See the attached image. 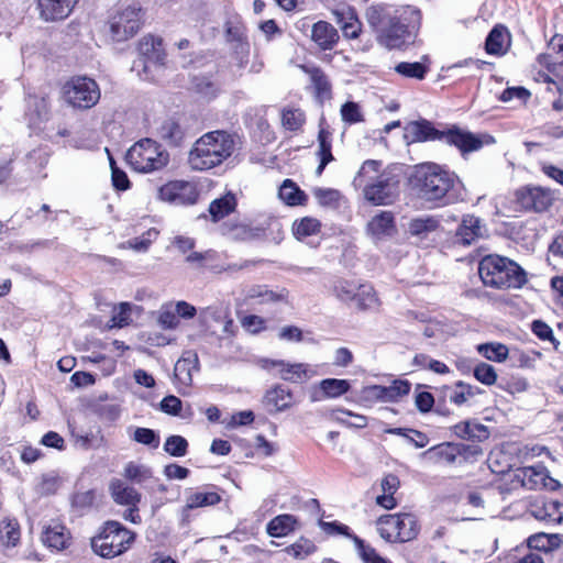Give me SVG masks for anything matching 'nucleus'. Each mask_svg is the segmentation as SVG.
I'll use <instances>...</instances> for the list:
<instances>
[{
	"mask_svg": "<svg viewBox=\"0 0 563 563\" xmlns=\"http://www.w3.org/2000/svg\"><path fill=\"white\" fill-rule=\"evenodd\" d=\"M531 330L540 340L550 341L554 349H558L559 341L555 340L553 330L549 324L542 320H534L531 324Z\"/></svg>",
	"mask_w": 563,
	"mask_h": 563,
	"instance_id": "61",
	"label": "nucleus"
},
{
	"mask_svg": "<svg viewBox=\"0 0 563 563\" xmlns=\"http://www.w3.org/2000/svg\"><path fill=\"white\" fill-rule=\"evenodd\" d=\"M112 498L117 504L136 506L141 499L140 494L133 487L126 486L122 481L117 479L110 484Z\"/></svg>",
	"mask_w": 563,
	"mask_h": 563,
	"instance_id": "33",
	"label": "nucleus"
},
{
	"mask_svg": "<svg viewBox=\"0 0 563 563\" xmlns=\"http://www.w3.org/2000/svg\"><path fill=\"white\" fill-rule=\"evenodd\" d=\"M357 284L352 280L338 278L331 286V291L342 302H350L354 300Z\"/></svg>",
	"mask_w": 563,
	"mask_h": 563,
	"instance_id": "43",
	"label": "nucleus"
},
{
	"mask_svg": "<svg viewBox=\"0 0 563 563\" xmlns=\"http://www.w3.org/2000/svg\"><path fill=\"white\" fill-rule=\"evenodd\" d=\"M516 477L527 489H555L558 482L549 476L547 468L542 465L526 466L517 471Z\"/></svg>",
	"mask_w": 563,
	"mask_h": 563,
	"instance_id": "15",
	"label": "nucleus"
},
{
	"mask_svg": "<svg viewBox=\"0 0 563 563\" xmlns=\"http://www.w3.org/2000/svg\"><path fill=\"white\" fill-rule=\"evenodd\" d=\"M158 232L155 229H151L147 232L143 233L141 236L134 238L128 241V245L130 249L137 252H145L152 242L157 238Z\"/></svg>",
	"mask_w": 563,
	"mask_h": 563,
	"instance_id": "60",
	"label": "nucleus"
},
{
	"mask_svg": "<svg viewBox=\"0 0 563 563\" xmlns=\"http://www.w3.org/2000/svg\"><path fill=\"white\" fill-rule=\"evenodd\" d=\"M331 416L335 421L347 427L362 429L367 426V418L365 416L354 413L346 409H333Z\"/></svg>",
	"mask_w": 563,
	"mask_h": 563,
	"instance_id": "41",
	"label": "nucleus"
},
{
	"mask_svg": "<svg viewBox=\"0 0 563 563\" xmlns=\"http://www.w3.org/2000/svg\"><path fill=\"white\" fill-rule=\"evenodd\" d=\"M517 201L522 209L533 212L547 211L554 202L551 189L540 186H527L516 194Z\"/></svg>",
	"mask_w": 563,
	"mask_h": 563,
	"instance_id": "14",
	"label": "nucleus"
},
{
	"mask_svg": "<svg viewBox=\"0 0 563 563\" xmlns=\"http://www.w3.org/2000/svg\"><path fill=\"white\" fill-rule=\"evenodd\" d=\"M310 77L312 85L316 90V95L320 100L331 98V84L328 77L320 68H312L310 70Z\"/></svg>",
	"mask_w": 563,
	"mask_h": 563,
	"instance_id": "47",
	"label": "nucleus"
},
{
	"mask_svg": "<svg viewBox=\"0 0 563 563\" xmlns=\"http://www.w3.org/2000/svg\"><path fill=\"white\" fill-rule=\"evenodd\" d=\"M364 395L369 400L393 402L388 386L372 385L364 389Z\"/></svg>",
	"mask_w": 563,
	"mask_h": 563,
	"instance_id": "62",
	"label": "nucleus"
},
{
	"mask_svg": "<svg viewBox=\"0 0 563 563\" xmlns=\"http://www.w3.org/2000/svg\"><path fill=\"white\" fill-rule=\"evenodd\" d=\"M316 550V545L308 539L301 538L294 544L289 545L286 551L296 559H305Z\"/></svg>",
	"mask_w": 563,
	"mask_h": 563,
	"instance_id": "56",
	"label": "nucleus"
},
{
	"mask_svg": "<svg viewBox=\"0 0 563 563\" xmlns=\"http://www.w3.org/2000/svg\"><path fill=\"white\" fill-rule=\"evenodd\" d=\"M454 433L465 440L485 441L489 438L488 428L476 421H465L453 427Z\"/></svg>",
	"mask_w": 563,
	"mask_h": 563,
	"instance_id": "30",
	"label": "nucleus"
},
{
	"mask_svg": "<svg viewBox=\"0 0 563 563\" xmlns=\"http://www.w3.org/2000/svg\"><path fill=\"white\" fill-rule=\"evenodd\" d=\"M198 355L192 351H187L176 362L174 373L175 377L184 385H190L192 380V371L198 369Z\"/></svg>",
	"mask_w": 563,
	"mask_h": 563,
	"instance_id": "27",
	"label": "nucleus"
},
{
	"mask_svg": "<svg viewBox=\"0 0 563 563\" xmlns=\"http://www.w3.org/2000/svg\"><path fill=\"white\" fill-rule=\"evenodd\" d=\"M394 69L397 74H399L402 77L413 78L418 80H422L428 73V66L420 62H401L397 64Z\"/></svg>",
	"mask_w": 563,
	"mask_h": 563,
	"instance_id": "46",
	"label": "nucleus"
},
{
	"mask_svg": "<svg viewBox=\"0 0 563 563\" xmlns=\"http://www.w3.org/2000/svg\"><path fill=\"white\" fill-rule=\"evenodd\" d=\"M227 40L231 43H235V53L240 55V64L246 62L250 45L245 40L244 29L242 25L233 22L225 23Z\"/></svg>",
	"mask_w": 563,
	"mask_h": 563,
	"instance_id": "29",
	"label": "nucleus"
},
{
	"mask_svg": "<svg viewBox=\"0 0 563 563\" xmlns=\"http://www.w3.org/2000/svg\"><path fill=\"white\" fill-rule=\"evenodd\" d=\"M221 497L216 492H190L186 497V509L213 506L219 504Z\"/></svg>",
	"mask_w": 563,
	"mask_h": 563,
	"instance_id": "38",
	"label": "nucleus"
},
{
	"mask_svg": "<svg viewBox=\"0 0 563 563\" xmlns=\"http://www.w3.org/2000/svg\"><path fill=\"white\" fill-rule=\"evenodd\" d=\"M264 399L266 405L272 407L276 412L285 411L294 405L292 393L282 385H277L267 390Z\"/></svg>",
	"mask_w": 563,
	"mask_h": 563,
	"instance_id": "26",
	"label": "nucleus"
},
{
	"mask_svg": "<svg viewBox=\"0 0 563 563\" xmlns=\"http://www.w3.org/2000/svg\"><path fill=\"white\" fill-rule=\"evenodd\" d=\"M321 223L316 218L306 217L299 221H295L292 231L298 240H303L308 236L314 235L320 231Z\"/></svg>",
	"mask_w": 563,
	"mask_h": 563,
	"instance_id": "44",
	"label": "nucleus"
},
{
	"mask_svg": "<svg viewBox=\"0 0 563 563\" xmlns=\"http://www.w3.org/2000/svg\"><path fill=\"white\" fill-rule=\"evenodd\" d=\"M69 539L70 536L66 527L57 520H52L43 527L42 541L48 548L64 550L67 548Z\"/></svg>",
	"mask_w": 563,
	"mask_h": 563,
	"instance_id": "22",
	"label": "nucleus"
},
{
	"mask_svg": "<svg viewBox=\"0 0 563 563\" xmlns=\"http://www.w3.org/2000/svg\"><path fill=\"white\" fill-rule=\"evenodd\" d=\"M159 408L167 415L179 416L183 408V402L178 397L168 395L162 399L159 402Z\"/></svg>",
	"mask_w": 563,
	"mask_h": 563,
	"instance_id": "64",
	"label": "nucleus"
},
{
	"mask_svg": "<svg viewBox=\"0 0 563 563\" xmlns=\"http://www.w3.org/2000/svg\"><path fill=\"white\" fill-rule=\"evenodd\" d=\"M162 38L154 36H146L140 43V51L143 55L146 56L147 60H155V63L163 62V53H162Z\"/></svg>",
	"mask_w": 563,
	"mask_h": 563,
	"instance_id": "42",
	"label": "nucleus"
},
{
	"mask_svg": "<svg viewBox=\"0 0 563 563\" xmlns=\"http://www.w3.org/2000/svg\"><path fill=\"white\" fill-rule=\"evenodd\" d=\"M278 196L288 206H301L307 200V195L291 179L283 181Z\"/></svg>",
	"mask_w": 563,
	"mask_h": 563,
	"instance_id": "35",
	"label": "nucleus"
},
{
	"mask_svg": "<svg viewBox=\"0 0 563 563\" xmlns=\"http://www.w3.org/2000/svg\"><path fill=\"white\" fill-rule=\"evenodd\" d=\"M312 192L319 205L323 207L335 206L340 198V192L331 188H314Z\"/></svg>",
	"mask_w": 563,
	"mask_h": 563,
	"instance_id": "59",
	"label": "nucleus"
},
{
	"mask_svg": "<svg viewBox=\"0 0 563 563\" xmlns=\"http://www.w3.org/2000/svg\"><path fill=\"white\" fill-rule=\"evenodd\" d=\"M311 38L321 49H332L339 41V33L330 23L319 21L312 25Z\"/></svg>",
	"mask_w": 563,
	"mask_h": 563,
	"instance_id": "23",
	"label": "nucleus"
},
{
	"mask_svg": "<svg viewBox=\"0 0 563 563\" xmlns=\"http://www.w3.org/2000/svg\"><path fill=\"white\" fill-rule=\"evenodd\" d=\"M159 199L175 205L192 203L195 201L194 186L184 180H174L163 185L158 190Z\"/></svg>",
	"mask_w": 563,
	"mask_h": 563,
	"instance_id": "16",
	"label": "nucleus"
},
{
	"mask_svg": "<svg viewBox=\"0 0 563 563\" xmlns=\"http://www.w3.org/2000/svg\"><path fill=\"white\" fill-rule=\"evenodd\" d=\"M205 268L206 271H209L213 274H222L223 267H222V261L221 255L214 251V250H207L205 251Z\"/></svg>",
	"mask_w": 563,
	"mask_h": 563,
	"instance_id": "63",
	"label": "nucleus"
},
{
	"mask_svg": "<svg viewBox=\"0 0 563 563\" xmlns=\"http://www.w3.org/2000/svg\"><path fill=\"white\" fill-rule=\"evenodd\" d=\"M235 136L223 130L207 132L192 145L188 164L194 170H208L221 165L235 151Z\"/></svg>",
	"mask_w": 563,
	"mask_h": 563,
	"instance_id": "4",
	"label": "nucleus"
},
{
	"mask_svg": "<svg viewBox=\"0 0 563 563\" xmlns=\"http://www.w3.org/2000/svg\"><path fill=\"white\" fill-rule=\"evenodd\" d=\"M478 352L487 360L503 362L508 357V347L501 343H485L477 347Z\"/></svg>",
	"mask_w": 563,
	"mask_h": 563,
	"instance_id": "49",
	"label": "nucleus"
},
{
	"mask_svg": "<svg viewBox=\"0 0 563 563\" xmlns=\"http://www.w3.org/2000/svg\"><path fill=\"white\" fill-rule=\"evenodd\" d=\"M0 537L7 545H15L20 539L18 523L11 520H3L0 523Z\"/></svg>",
	"mask_w": 563,
	"mask_h": 563,
	"instance_id": "53",
	"label": "nucleus"
},
{
	"mask_svg": "<svg viewBox=\"0 0 563 563\" xmlns=\"http://www.w3.org/2000/svg\"><path fill=\"white\" fill-rule=\"evenodd\" d=\"M474 376L482 384L490 386L497 380L495 368L487 363H479L474 367Z\"/></svg>",
	"mask_w": 563,
	"mask_h": 563,
	"instance_id": "58",
	"label": "nucleus"
},
{
	"mask_svg": "<svg viewBox=\"0 0 563 563\" xmlns=\"http://www.w3.org/2000/svg\"><path fill=\"white\" fill-rule=\"evenodd\" d=\"M455 185V175L433 162L417 164L408 176V186L420 200L443 205Z\"/></svg>",
	"mask_w": 563,
	"mask_h": 563,
	"instance_id": "2",
	"label": "nucleus"
},
{
	"mask_svg": "<svg viewBox=\"0 0 563 563\" xmlns=\"http://www.w3.org/2000/svg\"><path fill=\"white\" fill-rule=\"evenodd\" d=\"M509 35L504 26H495L488 34L485 43L486 52L500 55L506 52Z\"/></svg>",
	"mask_w": 563,
	"mask_h": 563,
	"instance_id": "36",
	"label": "nucleus"
},
{
	"mask_svg": "<svg viewBox=\"0 0 563 563\" xmlns=\"http://www.w3.org/2000/svg\"><path fill=\"white\" fill-rule=\"evenodd\" d=\"M354 300L362 310L373 309L377 306L378 299L372 286L357 285Z\"/></svg>",
	"mask_w": 563,
	"mask_h": 563,
	"instance_id": "48",
	"label": "nucleus"
},
{
	"mask_svg": "<svg viewBox=\"0 0 563 563\" xmlns=\"http://www.w3.org/2000/svg\"><path fill=\"white\" fill-rule=\"evenodd\" d=\"M67 103L78 109H90L100 99L98 84L89 77H74L64 86Z\"/></svg>",
	"mask_w": 563,
	"mask_h": 563,
	"instance_id": "12",
	"label": "nucleus"
},
{
	"mask_svg": "<svg viewBox=\"0 0 563 563\" xmlns=\"http://www.w3.org/2000/svg\"><path fill=\"white\" fill-rule=\"evenodd\" d=\"M379 536L389 542H408L419 532L416 516L411 514L384 515L377 520Z\"/></svg>",
	"mask_w": 563,
	"mask_h": 563,
	"instance_id": "10",
	"label": "nucleus"
},
{
	"mask_svg": "<svg viewBox=\"0 0 563 563\" xmlns=\"http://www.w3.org/2000/svg\"><path fill=\"white\" fill-rule=\"evenodd\" d=\"M485 233V225L478 217L465 214L456 229L455 243L468 246L484 238Z\"/></svg>",
	"mask_w": 563,
	"mask_h": 563,
	"instance_id": "17",
	"label": "nucleus"
},
{
	"mask_svg": "<svg viewBox=\"0 0 563 563\" xmlns=\"http://www.w3.org/2000/svg\"><path fill=\"white\" fill-rule=\"evenodd\" d=\"M157 135L170 146H179L185 139V130L173 120L167 119L157 129Z\"/></svg>",
	"mask_w": 563,
	"mask_h": 563,
	"instance_id": "34",
	"label": "nucleus"
},
{
	"mask_svg": "<svg viewBox=\"0 0 563 563\" xmlns=\"http://www.w3.org/2000/svg\"><path fill=\"white\" fill-rule=\"evenodd\" d=\"M537 64L547 71L540 69L534 79L540 82L556 85L558 91L562 95L563 88L553 77L563 82V35L552 37L549 52L538 55Z\"/></svg>",
	"mask_w": 563,
	"mask_h": 563,
	"instance_id": "11",
	"label": "nucleus"
},
{
	"mask_svg": "<svg viewBox=\"0 0 563 563\" xmlns=\"http://www.w3.org/2000/svg\"><path fill=\"white\" fill-rule=\"evenodd\" d=\"M437 140L455 146L463 156L483 147V141L479 136L455 125L442 131L437 129L431 121L419 119L406 123L404 128V141L407 145Z\"/></svg>",
	"mask_w": 563,
	"mask_h": 563,
	"instance_id": "3",
	"label": "nucleus"
},
{
	"mask_svg": "<svg viewBox=\"0 0 563 563\" xmlns=\"http://www.w3.org/2000/svg\"><path fill=\"white\" fill-rule=\"evenodd\" d=\"M144 20L145 11L139 2L124 3L110 15L107 23V35L112 42H125L139 33Z\"/></svg>",
	"mask_w": 563,
	"mask_h": 563,
	"instance_id": "8",
	"label": "nucleus"
},
{
	"mask_svg": "<svg viewBox=\"0 0 563 563\" xmlns=\"http://www.w3.org/2000/svg\"><path fill=\"white\" fill-rule=\"evenodd\" d=\"M62 479L56 475H44L37 483L35 490L40 496L54 495L60 487Z\"/></svg>",
	"mask_w": 563,
	"mask_h": 563,
	"instance_id": "52",
	"label": "nucleus"
},
{
	"mask_svg": "<svg viewBox=\"0 0 563 563\" xmlns=\"http://www.w3.org/2000/svg\"><path fill=\"white\" fill-rule=\"evenodd\" d=\"M306 122V115L303 111L295 108H285L282 111V124L283 126L291 132L298 131L302 128Z\"/></svg>",
	"mask_w": 563,
	"mask_h": 563,
	"instance_id": "45",
	"label": "nucleus"
},
{
	"mask_svg": "<svg viewBox=\"0 0 563 563\" xmlns=\"http://www.w3.org/2000/svg\"><path fill=\"white\" fill-rule=\"evenodd\" d=\"M157 322L165 330L176 329L179 324V319L172 306H163L158 311Z\"/></svg>",
	"mask_w": 563,
	"mask_h": 563,
	"instance_id": "57",
	"label": "nucleus"
},
{
	"mask_svg": "<svg viewBox=\"0 0 563 563\" xmlns=\"http://www.w3.org/2000/svg\"><path fill=\"white\" fill-rule=\"evenodd\" d=\"M199 321L201 325L206 328V330H210L212 323H222V332L227 336H232L234 334L235 327L228 308L220 306L206 307L199 312Z\"/></svg>",
	"mask_w": 563,
	"mask_h": 563,
	"instance_id": "18",
	"label": "nucleus"
},
{
	"mask_svg": "<svg viewBox=\"0 0 563 563\" xmlns=\"http://www.w3.org/2000/svg\"><path fill=\"white\" fill-rule=\"evenodd\" d=\"M332 134L331 132L325 128H320L318 133V152L317 155L319 159L332 162L334 159L332 155Z\"/></svg>",
	"mask_w": 563,
	"mask_h": 563,
	"instance_id": "50",
	"label": "nucleus"
},
{
	"mask_svg": "<svg viewBox=\"0 0 563 563\" xmlns=\"http://www.w3.org/2000/svg\"><path fill=\"white\" fill-rule=\"evenodd\" d=\"M51 113V102L48 97L44 95H29L26 98L25 115L29 123L37 126L48 120Z\"/></svg>",
	"mask_w": 563,
	"mask_h": 563,
	"instance_id": "21",
	"label": "nucleus"
},
{
	"mask_svg": "<svg viewBox=\"0 0 563 563\" xmlns=\"http://www.w3.org/2000/svg\"><path fill=\"white\" fill-rule=\"evenodd\" d=\"M365 18L377 41L388 48H399L412 41L421 25V11L412 5L372 4Z\"/></svg>",
	"mask_w": 563,
	"mask_h": 563,
	"instance_id": "1",
	"label": "nucleus"
},
{
	"mask_svg": "<svg viewBox=\"0 0 563 563\" xmlns=\"http://www.w3.org/2000/svg\"><path fill=\"white\" fill-rule=\"evenodd\" d=\"M261 366L265 369L277 368L278 376L292 384H302L316 375V371L306 363H289L283 360H262Z\"/></svg>",
	"mask_w": 563,
	"mask_h": 563,
	"instance_id": "13",
	"label": "nucleus"
},
{
	"mask_svg": "<svg viewBox=\"0 0 563 563\" xmlns=\"http://www.w3.org/2000/svg\"><path fill=\"white\" fill-rule=\"evenodd\" d=\"M136 534L121 522L109 520L90 539L95 554L103 559H113L125 553L134 543Z\"/></svg>",
	"mask_w": 563,
	"mask_h": 563,
	"instance_id": "7",
	"label": "nucleus"
},
{
	"mask_svg": "<svg viewBox=\"0 0 563 563\" xmlns=\"http://www.w3.org/2000/svg\"><path fill=\"white\" fill-rule=\"evenodd\" d=\"M188 449L187 440L181 435H170L166 439L164 450L172 456H185Z\"/></svg>",
	"mask_w": 563,
	"mask_h": 563,
	"instance_id": "51",
	"label": "nucleus"
},
{
	"mask_svg": "<svg viewBox=\"0 0 563 563\" xmlns=\"http://www.w3.org/2000/svg\"><path fill=\"white\" fill-rule=\"evenodd\" d=\"M440 221L433 216H422L413 218L408 223V232L413 236L424 238L435 231Z\"/></svg>",
	"mask_w": 563,
	"mask_h": 563,
	"instance_id": "37",
	"label": "nucleus"
},
{
	"mask_svg": "<svg viewBox=\"0 0 563 563\" xmlns=\"http://www.w3.org/2000/svg\"><path fill=\"white\" fill-rule=\"evenodd\" d=\"M478 394H482L481 388L460 380L455 384V388L452 390L449 398L452 404L462 406Z\"/></svg>",
	"mask_w": 563,
	"mask_h": 563,
	"instance_id": "40",
	"label": "nucleus"
},
{
	"mask_svg": "<svg viewBox=\"0 0 563 563\" xmlns=\"http://www.w3.org/2000/svg\"><path fill=\"white\" fill-rule=\"evenodd\" d=\"M341 117L345 123L355 124L364 121V115L356 102L347 101L341 107Z\"/></svg>",
	"mask_w": 563,
	"mask_h": 563,
	"instance_id": "54",
	"label": "nucleus"
},
{
	"mask_svg": "<svg viewBox=\"0 0 563 563\" xmlns=\"http://www.w3.org/2000/svg\"><path fill=\"white\" fill-rule=\"evenodd\" d=\"M395 231V218L390 211H380L367 223V232L374 239L390 236Z\"/></svg>",
	"mask_w": 563,
	"mask_h": 563,
	"instance_id": "24",
	"label": "nucleus"
},
{
	"mask_svg": "<svg viewBox=\"0 0 563 563\" xmlns=\"http://www.w3.org/2000/svg\"><path fill=\"white\" fill-rule=\"evenodd\" d=\"M132 439L141 444L147 445L152 449H157L159 445V437L156 432L148 428H136L132 435Z\"/></svg>",
	"mask_w": 563,
	"mask_h": 563,
	"instance_id": "55",
	"label": "nucleus"
},
{
	"mask_svg": "<svg viewBox=\"0 0 563 563\" xmlns=\"http://www.w3.org/2000/svg\"><path fill=\"white\" fill-rule=\"evenodd\" d=\"M484 285L497 288H521L527 283L526 272L514 261L499 255H487L478 264Z\"/></svg>",
	"mask_w": 563,
	"mask_h": 563,
	"instance_id": "6",
	"label": "nucleus"
},
{
	"mask_svg": "<svg viewBox=\"0 0 563 563\" xmlns=\"http://www.w3.org/2000/svg\"><path fill=\"white\" fill-rule=\"evenodd\" d=\"M79 0H38L41 18L59 21L70 15Z\"/></svg>",
	"mask_w": 563,
	"mask_h": 563,
	"instance_id": "20",
	"label": "nucleus"
},
{
	"mask_svg": "<svg viewBox=\"0 0 563 563\" xmlns=\"http://www.w3.org/2000/svg\"><path fill=\"white\" fill-rule=\"evenodd\" d=\"M297 518L289 514L278 515L266 526V532L273 538H283L295 530Z\"/></svg>",
	"mask_w": 563,
	"mask_h": 563,
	"instance_id": "32",
	"label": "nucleus"
},
{
	"mask_svg": "<svg viewBox=\"0 0 563 563\" xmlns=\"http://www.w3.org/2000/svg\"><path fill=\"white\" fill-rule=\"evenodd\" d=\"M125 158L135 172L152 173L168 164L169 154L156 141L143 139L129 148Z\"/></svg>",
	"mask_w": 563,
	"mask_h": 563,
	"instance_id": "9",
	"label": "nucleus"
},
{
	"mask_svg": "<svg viewBox=\"0 0 563 563\" xmlns=\"http://www.w3.org/2000/svg\"><path fill=\"white\" fill-rule=\"evenodd\" d=\"M459 451L451 443L434 445L424 451L421 456L434 464H453L457 457Z\"/></svg>",
	"mask_w": 563,
	"mask_h": 563,
	"instance_id": "31",
	"label": "nucleus"
},
{
	"mask_svg": "<svg viewBox=\"0 0 563 563\" xmlns=\"http://www.w3.org/2000/svg\"><path fill=\"white\" fill-rule=\"evenodd\" d=\"M288 294L286 288L269 289L265 285H257L247 290L246 298L257 300L260 303H273L287 301Z\"/></svg>",
	"mask_w": 563,
	"mask_h": 563,
	"instance_id": "28",
	"label": "nucleus"
},
{
	"mask_svg": "<svg viewBox=\"0 0 563 563\" xmlns=\"http://www.w3.org/2000/svg\"><path fill=\"white\" fill-rule=\"evenodd\" d=\"M351 388V384L347 379L339 378H325L319 383V396L317 393L311 395L312 401H318L322 398H338L346 394Z\"/></svg>",
	"mask_w": 563,
	"mask_h": 563,
	"instance_id": "25",
	"label": "nucleus"
},
{
	"mask_svg": "<svg viewBox=\"0 0 563 563\" xmlns=\"http://www.w3.org/2000/svg\"><path fill=\"white\" fill-rule=\"evenodd\" d=\"M530 514L545 525H558L563 521V503L558 500H537L530 506Z\"/></svg>",
	"mask_w": 563,
	"mask_h": 563,
	"instance_id": "19",
	"label": "nucleus"
},
{
	"mask_svg": "<svg viewBox=\"0 0 563 563\" xmlns=\"http://www.w3.org/2000/svg\"><path fill=\"white\" fill-rule=\"evenodd\" d=\"M362 188L364 197L376 206L391 203L399 192V180L390 172L382 170V162L365 161L353 179Z\"/></svg>",
	"mask_w": 563,
	"mask_h": 563,
	"instance_id": "5",
	"label": "nucleus"
},
{
	"mask_svg": "<svg viewBox=\"0 0 563 563\" xmlns=\"http://www.w3.org/2000/svg\"><path fill=\"white\" fill-rule=\"evenodd\" d=\"M236 206L235 196L227 194L223 197L213 200L209 206V212L213 221H218L234 210Z\"/></svg>",
	"mask_w": 563,
	"mask_h": 563,
	"instance_id": "39",
	"label": "nucleus"
}]
</instances>
